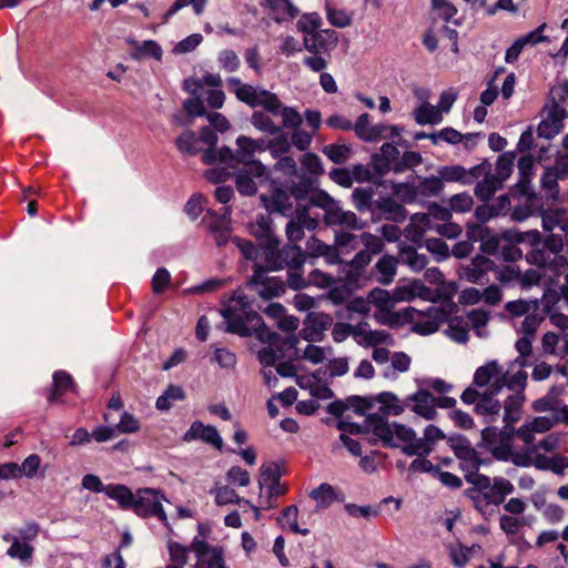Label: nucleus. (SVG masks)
<instances>
[{
  "instance_id": "obj_11",
  "label": "nucleus",
  "mask_w": 568,
  "mask_h": 568,
  "mask_svg": "<svg viewBox=\"0 0 568 568\" xmlns=\"http://www.w3.org/2000/svg\"><path fill=\"white\" fill-rule=\"evenodd\" d=\"M305 200L300 191L292 190L291 193L282 187H273L271 194H262L261 201L265 209L273 213L291 216L294 213V203L300 207L301 201Z\"/></svg>"
},
{
  "instance_id": "obj_63",
  "label": "nucleus",
  "mask_w": 568,
  "mask_h": 568,
  "mask_svg": "<svg viewBox=\"0 0 568 568\" xmlns=\"http://www.w3.org/2000/svg\"><path fill=\"white\" fill-rule=\"evenodd\" d=\"M303 47L311 54H315V53L327 54L329 52V50L327 49L326 43L324 41L323 33L304 36Z\"/></svg>"
},
{
  "instance_id": "obj_23",
  "label": "nucleus",
  "mask_w": 568,
  "mask_h": 568,
  "mask_svg": "<svg viewBox=\"0 0 568 568\" xmlns=\"http://www.w3.org/2000/svg\"><path fill=\"white\" fill-rule=\"evenodd\" d=\"M519 179L513 189L515 196H525L527 202L535 200V193L531 186V176L534 171V161L530 156L520 158L518 161Z\"/></svg>"
},
{
  "instance_id": "obj_56",
  "label": "nucleus",
  "mask_w": 568,
  "mask_h": 568,
  "mask_svg": "<svg viewBox=\"0 0 568 568\" xmlns=\"http://www.w3.org/2000/svg\"><path fill=\"white\" fill-rule=\"evenodd\" d=\"M176 148L190 155L201 152L200 140L192 131H185L176 139Z\"/></svg>"
},
{
  "instance_id": "obj_45",
  "label": "nucleus",
  "mask_w": 568,
  "mask_h": 568,
  "mask_svg": "<svg viewBox=\"0 0 568 568\" xmlns=\"http://www.w3.org/2000/svg\"><path fill=\"white\" fill-rule=\"evenodd\" d=\"M234 175L236 189L242 195H253L256 193L257 184L254 179H258L254 175L251 168L244 166Z\"/></svg>"
},
{
  "instance_id": "obj_14",
  "label": "nucleus",
  "mask_w": 568,
  "mask_h": 568,
  "mask_svg": "<svg viewBox=\"0 0 568 568\" xmlns=\"http://www.w3.org/2000/svg\"><path fill=\"white\" fill-rule=\"evenodd\" d=\"M191 551L196 556L195 568H227L223 551L216 547H210L197 536L191 542Z\"/></svg>"
},
{
  "instance_id": "obj_53",
  "label": "nucleus",
  "mask_w": 568,
  "mask_h": 568,
  "mask_svg": "<svg viewBox=\"0 0 568 568\" xmlns=\"http://www.w3.org/2000/svg\"><path fill=\"white\" fill-rule=\"evenodd\" d=\"M544 317L537 311L530 312L519 323H515L519 335H526L535 338V334Z\"/></svg>"
},
{
  "instance_id": "obj_58",
  "label": "nucleus",
  "mask_w": 568,
  "mask_h": 568,
  "mask_svg": "<svg viewBox=\"0 0 568 568\" xmlns=\"http://www.w3.org/2000/svg\"><path fill=\"white\" fill-rule=\"evenodd\" d=\"M323 153L336 164L345 163L349 155L351 149L346 144H328L323 148Z\"/></svg>"
},
{
  "instance_id": "obj_21",
  "label": "nucleus",
  "mask_w": 568,
  "mask_h": 568,
  "mask_svg": "<svg viewBox=\"0 0 568 568\" xmlns=\"http://www.w3.org/2000/svg\"><path fill=\"white\" fill-rule=\"evenodd\" d=\"M333 318L325 313H312L304 322L300 332L301 336L308 342L322 341L325 331L332 325Z\"/></svg>"
},
{
  "instance_id": "obj_38",
  "label": "nucleus",
  "mask_w": 568,
  "mask_h": 568,
  "mask_svg": "<svg viewBox=\"0 0 568 568\" xmlns=\"http://www.w3.org/2000/svg\"><path fill=\"white\" fill-rule=\"evenodd\" d=\"M397 270V260L390 255L382 256L375 264L377 281L382 284H390Z\"/></svg>"
},
{
  "instance_id": "obj_27",
  "label": "nucleus",
  "mask_w": 568,
  "mask_h": 568,
  "mask_svg": "<svg viewBox=\"0 0 568 568\" xmlns=\"http://www.w3.org/2000/svg\"><path fill=\"white\" fill-rule=\"evenodd\" d=\"M265 4L271 11L272 19L277 23L293 20L300 13L291 0H265Z\"/></svg>"
},
{
  "instance_id": "obj_29",
  "label": "nucleus",
  "mask_w": 568,
  "mask_h": 568,
  "mask_svg": "<svg viewBox=\"0 0 568 568\" xmlns=\"http://www.w3.org/2000/svg\"><path fill=\"white\" fill-rule=\"evenodd\" d=\"M491 506H498L504 503L508 495L515 491V486L510 480L504 477H495L493 483L485 490Z\"/></svg>"
},
{
  "instance_id": "obj_48",
  "label": "nucleus",
  "mask_w": 568,
  "mask_h": 568,
  "mask_svg": "<svg viewBox=\"0 0 568 568\" xmlns=\"http://www.w3.org/2000/svg\"><path fill=\"white\" fill-rule=\"evenodd\" d=\"M184 397L185 393L183 388L180 385L171 384L163 394L158 397L155 407L159 410H169L174 402L182 400Z\"/></svg>"
},
{
  "instance_id": "obj_61",
  "label": "nucleus",
  "mask_w": 568,
  "mask_h": 568,
  "mask_svg": "<svg viewBox=\"0 0 568 568\" xmlns=\"http://www.w3.org/2000/svg\"><path fill=\"white\" fill-rule=\"evenodd\" d=\"M322 19L317 13H305L297 21L296 27L304 36H311L318 33Z\"/></svg>"
},
{
  "instance_id": "obj_50",
  "label": "nucleus",
  "mask_w": 568,
  "mask_h": 568,
  "mask_svg": "<svg viewBox=\"0 0 568 568\" xmlns=\"http://www.w3.org/2000/svg\"><path fill=\"white\" fill-rule=\"evenodd\" d=\"M273 116L281 115L282 118V126L283 129H296L302 124V115L291 106H284L280 101L278 108L276 112H270Z\"/></svg>"
},
{
  "instance_id": "obj_49",
  "label": "nucleus",
  "mask_w": 568,
  "mask_h": 568,
  "mask_svg": "<svg viewBox=\"0 0 568 568\" xmlns=\"http://www.w3.org/2000/svg\"><path fill=\"white\" fill-rule=\"evenodd\" d=\"M212 495L215 497V504L219 506H224L229 504H250V500L241 498L233 488L229 486H220L210 490Z\"/></svg>"
},
{
  "instance_id": "obj_10",
  "label": "nucleus",
  "mask_w": 568,
  "mask_h": 568,
  "mask_svg": "<svg viewBox=\"0 0 568 568\" xmlns=\"http://www.w3.org/2000/svg\"><path fill=\"white\" fill-rule=\"evenodd\" d=\"M312 206H310V200L303 207L295 210V215L287 222L285 226V234L288 240L287 245H296L305 236V230L314 231L318 226V215H312Z\"/></svg>"
},
{
  "instance_id": "obj_2",
  "label": "nucleus",
  "mask_w": 568,
  "mask_h": 568,
  "mask_svg": "<svg viewBox=\"0 0 568 568\" xmlns=\"http://www.w3.org/2000/svg\"><path fill=\"white\" fill-rule=\"evenodd\" d=\"M266 263L270 270H287V285L298 291L307 285L317 287H329L334 283L333 276L320 271L313 270L308 277H304L305 253L298 245H283L282 250L274 247L266 252Z\"/></svg>"
},
{
  "instance_id": "obj_12",
  "label": "nucleus",
  "mask_w": 568,
  "mask_h": 568,
  "mask_svg": "<svg viewBox=\"0 0 568 568\" xmlns=\"http://www.w3.org/2000/svg\"><path fill=\"white\" fill-rule=\"evenodd\" d=\"M448 443L454 450L455 456L459 459L460 469L465 474L479 470L484 460L479 457L476 449L471 446L470 442L465 436H450L448 438Z\"/></svg>"
},
{
  "instance_id": "obj_8",
  "label": "nucleus",
  "mask_w": 568,
  "mask_h": 568,
  "mask_svg": "<svg viewBox=\"0 0 568 568\" xmlns=\"http://www.w3.org/2000/svg\"><path fill=\"white\" fill-rule=\"evenodd\" d=\"M164 499V496L156 489L140 488L135 491L132 510L140 517H155L163 524H166L168 516L162 505Z\"/></svg>"
},
{
  "instance_id": "obj_16",
  "label": "nucleus",
  "mask_w": 568,
  "mask_h": 568,
  "mask_svg": "<svg viewBox=\"0 0 568 568\" xmlns=\"http://www.w3.org/2000/svg\"><path fill=\"white\" fill-rule=\"evenodd\" d=\"M280 478H281V470H280V467L277 464L270 463V464L262 465L258 485H260L261 491H263V489H265L267 493V500H266L267 507H273L271 500L273 498H277V497L282 496L285 493V488L281 484Z\"/></svg>"
},
{
  "instance_id": "obj_34",
  "label": "nucleus",
  "mask_w": 568,
  "mask_h": 568,
  "mask_svg": "<svg viewBox=\"0 0 568 568\" xmlns=\"http://www.w3.org/2000/svg\"><path fill=\"white\" fill-rule=\"evenodd\" d=\"M432 6L437 18L456 27L463 24V18L458 17V10L450 1L432 0Z\"/></svg>"
},
{
  "instance_id": "obj_46",
  "label": "nucleus",
  "mask_w": 568,
  "mask_h": 568,
  "mask_svg": "<svg viewBox=\"0 0 568 568\" xmlns=\"http://www.w3.org/2000/svg\"><path fill=\"white\" fill-rule=\"evenodd\" d=\"M376 207L383 213L386 220L400 222L406 217V211L402 204L394 199L384 197L376 203Z\"/></svg>"
},
{
  "instance_id": "obj_35",
  "label": "nucleus",
  "mask_w": 568,
  "mask_h": 568,
  "mask_svg": "<svg viewBox=\"0 0 568 568\" xmlns=\"http://www.w3.org/2000/svg\"><path fill=\"white\" fill-rule=\"evenodd\" d=\"M213 164L214 166L206 170L204 173V176L207 181L211 183L217 184L227 181L232 175L235 174L234 170L236 168L235 164L231 163H222L219 155L216 156V161L213 163H210L209 165Z\"/></svg>"
},
{
  "instance_id": "obj_5",
  "label": "nucleus",
  "mask_w": 568,
  "mask_h": 568,
  "mask_svg": "<svg viewBox=\"0 0 568 568\" xmlns=\"http://www.w3.org/2000/svg\"><path fill=\"white\" fill-rule=\"evenodd\" d=\"M221 315L225 320L227 332L244 337L251 336L252 331L262 323L258 313L252 308V301L241 290L235 291L229 298Z\"/></svg>"
},
{
  "instance_id": "obj_4",
  "label": "nucleus",
  "mask_w": 568,
  "mask_h": 568,
  "mask_svg": "<svg viewBox=\"0 0 568 568\" xmlns=\"http://www.w3.org/2000/svg\"><path fill=\"white\" fill-rule=\"evenodd\" d=\"M236 151L233 152L229 146H223L220 150L210 149L205 150L202 155V161L210 164L216 161V156L221 159L222 163H231L236 166L242 163L244 166L252 169L254 175L260 182L268 179V171L266 166L255 160V154L266 151V141L263 139L254 140L252 138L240 135L236 139Z\"/></svg>"
},
{
  "instance_id": "obj_20",
  "label": "nucleus",
  "mask_w": 568,
  "mask_h": 568,
  "mask_svg": "<svg viewBox=\"0 0 568 568\" xmlns=\"http://www.w3.org/2000/svg\"><path fill=\"white\" fill-rule=\"evenodd\" d=\"M251 233L256 239H264L266 244L263 246V260L266 263V252L274 247L276 250H281L280 239L273 232V221L270 215L261 214L256 217V220L250 225Z\"/></svg>"
},
{
  "instance_id": "obj_36",
  "label": "nucleus",
  "mask_w": 568,
  "mask_h": 568,
  "mask_svg": "<svg viewBox=\"0 0 568 568\" xmlns=\"http://www.w3.org/2000/svg\"><path fill=\"white\" fill-rule=\"evenodd\" d=\"M250 121L256 130L268 135H277L282 132V126L276 124L272 119V114L265 110L254 111Z\"/></svg>"
},
{
  "instance_id": "obj_62",
  "label": "nucleus",
  "mask_w": 568,
  "mask_h": 568,
  "mask_svg": "<svg viewBox=\"0 0 568 568\" xmlns=\"http://www.w3.org/2000/svg\"><path fill=\"white\" fill-rule=\"evenodd\" d=\"M490 313L483 308L473 310L467 313L468 323L471 325L478 336H484L483 328L489 321Z\"/></svg>"
},
{
  "instance_id": "obj_47",
  "label": "nucleus",
  "mask_w": 568,
  "mask_h": 568,
  "mask_svg": "<svg viewBox=\"0 0 568 568\" xmlns=\"http://www.w3.org/2000/svg\"><path fill=\"white\" fill-rule=\"evenodd\" d=\"M298 517V509L296 506L291 505L286 508H284L280 516L277 517V521L283 528L290 529L294 534H301L303 536H306L310 534V529L307 528H300L297 523Z\"/></svg>"
},
{
  "instance_id": "obj_9",
  "label": "nucleus",
  "mask_w": 568,
  "mask_h": 568,
  "mask_svg": "<svg viewBox=\"0 0 568 568\" xmlns=\"http://www.w3.org/2000/svg\"><path fill=\"white\" fill-rule=\"evenodd\" d=\"M270 270L267 263L265 265L255 264L253 267V274L250 280L251 287L258 294L263 300H272L278 297L285 292L286 284L283 280L277 276H268Z\"/></svg>"
},
{
  "instance_id": "obj_39",
  "label": "nucleus",
  "mask_w": 568,
  "mask_h": 568,
  "mask_svg": "<svg viewBox=\"0 0 568 568\" xmlns=\"http://www.w3.org/2000/svg\"><path fill=\"white\" fill-rule=\"evenodd\" d=\"M484 230L479 225L469 226L467 231L468 240L467 241H460L456 243L453 248L452 253L454 256L458 258L466 257L470 254L473 251V242H476L478 240L483 239Z\"/></svg>"
},
{
  "instance_id": "obj_33",
  "label": "nucleus",
  "mask_w": 568,
  "mask_h": 568,
  "mask_svg": "<svg viewBox=\"0 0 568 568\" xmlns=\"http://www.w3.org/2000/svg\"><path fill=\"white\" fill-rule=\"evenodd\" d=\"M490 171L491 169L486 174H483L480 176L483 180L479 181L475 186V195L484 202L488 201L498 190L503 187L500 179L490 174Z\"/></svg>"
},
{
  "instance_id": "obj_55",
  "label": "nucleus",
  "mask_w": 568,
  "mask_h": 568,
  "mask_svg": "<svg viewBox=\"0 0 568 568\" xmlns=\"http://www.w3.org/2000/svg\"><path fill=\"white\" fill-rule=\"evenodd\" d=\"M33 552V546L21 540H14V544L11 545L7 550V555L10 558L19 559L22 564H30Z\"/></svg>"
},
{
  "instance_id": "obj_15",
  "label": "nucleus",
  "mask_w": 568,
  "mask_h": 568,
  "mask_svg": "<svg viewBox=\"0 0 568 568\" xmlns=\"http://www.w3.org/2000/svg\"><path fill=\"white\" fill-rule=\"evenodd\" d=\"M183 442L201 440L217 450H222L224 442L219 429L213 425H205L200 420L193 422L182 437Z\"/></svg>"
},
{
  "instance_id": "obj_19",
  "label": "nucleus",
  "mask_w": 568,
  "mask_h": 568,
  "mask_svg": "<svg viewBox=\"0 0 568 568\" xmlns=\"http://www.w3.org/2000/svg\"><path fill=\"white\" fill-rule=\"evenodd\" d=\"M494 275V261L484 255L475 256L468 265L463 267V276L475 284L490 282L489 274Z\"/></svg>"
},
{
  "instance_id": "obj_51",
  "label": "nucleus",
  "mask_w": 568,
  "mask_h": 568,
  "mask_svg": "<svg viewBox=\"0 0 568 568\" xmlns=\"http://www.w3.org/2000/svg\"><path fill=\"white\" fill-rule=\"evenodd\" d=\"M416 247H406L405 243L400 245V252L404 263H406L413 271L419 272L428 264V258L425 254H419Z\"/></svg>"
},
{
  "instance_id": "obj_6",
  "label": "nucleus",
  "mask_w": 568,
  "mask_h": 568,
  "mask_svg": "<svg viewBox=\"0 0 568 568\" xmlns=\"http://www.w3.org/2000/svg\"><path fill=\"white\" fill-rule=\"evenodd\" d=\"M414 292L408 286H397L392 293L383 288H374L368 294V301L377 312L374 314L375 321L381 325H397L402 316L393 311L397 302L409 301L414 297Z\"/></svg>"
},
{
  "instance_id": "obj_31",
  "label": "nucleus",
  "mask_w": 568,
  "mask_h": 568,
  "mask_svg": "<svg viewBox=\"0 0 568 568\" xmlns=\"http://www.w3.org/2000/svg\"><path fill=\"white\" fill-rule=\"evenodd\" d=\"M132 44L131 58L134 60H141L143 58H153L158 61L162 59V48L154 40H144L143 42L130 41Z\"/></svg>"
},
{
  "instance_id": "obj_3",
  "label": "nucleus",
  "mask_w": 568,
  "mask_h": 568,
  "mask_svg": "<svg viewBox=\"0 0 568 568\" xmlns=\"http://www.w3.org/2000/svg\"><path fill=\"white\" fill-rule=\"evenodd\" d=\"M367 423L384 446L394 448L403 443L402 452L407 456H427L434 449L424 435L417 438L415 430L406 425L385 422L378 414L369 416Z\"/></svg>"
},
{
  "instance_id": "obj_57",
  "label": "nucleus",
  "mask_w": 568,
  "mask_h": 568,
  "mask_svg": "<svg viewBox=\"0 0 568 568\" xmlns=\"http://www.w3.org/2000/svg\"><path fill=\"white\" fill-rule=\"evenodd\" d=\"M558 180H561L557 173L550 169H546L541 175L540 184L545 195L548 199L556 200L559 194Z\"/></svg>"
},
{
  "instance_id": "obj_1",
  "label": "nucleus",
  "mask_w": 568,
  "mask_h": 568,
  "mask_svg": "<svg viewBox=\"0 0 568 568\" xmlns=\"http://www.w3.org/2000/svg\"><path fill=\"white\" fill-rule=\"evenodd\" d=\"M528 375L523 369L509 368L504 371L496 359L479 366L474 374L473 383L462 394L464 404L474 405L477 416L486 424L495 423L500 417L501 404L496 396L507 388L513 392L504 403V420L506 433H511L510 424L517 423L521 417L525 402V388Z\"/></svg>"
},
{
  "instance_id": "obj_44",
  "label": "nucleus",
  "mask_w": 568,
  "mask_h": 568,
  "mask_svg": "<svg viewBox=\"0 0 568 568\" xmlns=\"http://www.w3.org/2000/svg\"><path fill=\"white\" fill-rule=\"evenodd\" d=\"M534 337L521 335L515 343V348L518 352L519 356L510 364L511 368L515 371L523 369L528 366V357L532 351V342Z\"/></svg>"
},
{
  "instance_id": "obj_25",
  "label": "nucleus",
  "mask_w": 568,
  "mask_h": 568,
  "mask_svg": "<svg viewBox=\"0 0 568 568\" xmlns=\"http://www.w3.org/2000/svg\"><path fill=\"white\" fill-rule=\"evenodd\" d=\"M425 320L414 325V332L420 335H430L439 329V325L447 321V312L440 306H429L424 312Z\"/></svg>"
},
{
  "instance_id": "obj_32",
  "label": "nucleus",
  "mask_w": 568,
  "mask_h": 568,
  "mask_svg": "<svg viewBox=\"0 0 568 568\" xmlns=\"http://www.w3.org/2000/svg\"><path fill=\"white\" fill-rule=\"evenodd\" d=\"M105 496L110 499L118 501L119 506L124 510H132L134 504L135 493L128 486L121 484L106 485Z\"/></svg>"
},
{
  "instance_id": "obj_60",
  "label": "nucleus",
  "mask_w": 568,
  "mask_h": 568,
  "mask_svg": "<svg viewBox=\"0 0 568 568\" xmlns=\"http://www.w3.org/2000/svg\"><path fill=\"white\" fill-rule=\"evenodd\" d=\"M373 129V124L371 123V116L368 113L361 114L356 122L353 124V130L356 135L366 142H374V138L376 135L371 134Z\"/></svg>"
},
{
  "instance_id": "obj_43",
  "label": "nucleus",
  "mask_w": 568,
  "mask_h": 568,
  "mask_svg": "<svg viewBox=\"0 0 568 568\" xmlns=\"http://www.w3.org/2000/svg\"><path fill=\"white\" fill-rule=\"evenodd\" d=\"M414 119L419 125H436L442 122V112L434 105L425 102L414 110Z\"/></svg>"
},
{
  "instance_id": "obj_7",
  "label": "nucleus",
  "mask_w": 568,
  "mask_h": 568,
  "mask_svg": "<svg viewBox=\"0 0 568 568\" xmlns=\"http://www.w3.org/2000/svg\"><path fill=\"white\" fill-rule=\"evenodd\" d=\"M226 82L239 101L251 108L261 106L267 112L277 111L280 99L275 93L261 87L243 83L236 77L227 78Z\"/></svg>"
},
{
  "instance_id": "obj_54",
  "label": "nucleus",
  "mask_w": 568,
  "mask_h": 568,
  "mask_svg": "<svg viewBox=\"0 0 568 568\" xmlns=\"http://www.w3.org/2000/svg\"><path fill=\"white\" fill-rule=\"evenodd\" d=\"M473 134L463 135L459 131L454 128L447 126L442 129L440 131L433 132L432 143L434 145L439 144L440 142H446L448 144H458L463 141V139L471 138Z\"/></svg>"
},
{
  "instance_id": "obj_18",
  "label": "nucleus",
  "mask_w": 568,
  "mask_h": 568,
  "mask_svg": "<svg viewBox=\"0 0 568 568\" xmlns=\"http://www.w3.org/2000/svg\"><path fill=\"white\" fill-rule=\"evenodd\" d=\"M546 118L538 124V136L550 140L555 138L564 126V120L568 112L560 105H545Z\"/></svg>"
},
{
  "instance_id": "obj_40",
  "label": "nucleus",
  "mask_w": 568,
  "mask_h": 568,
  "mask_svg": "<svg viewBox=\"0 0 568 568\" xmlns=\"http://www.w3.org/2000/svg\"><path fill=\"white\" fill-rule=\"evenodd\" d=\"M372 262V256L369 252L359 251L355 254V256L346 264L347 275L346 280L349 282H357L364 271L365 267Z\"/></svg>"
},
{
  "instance_id": "obj_41",
  "label": "nucleus",
  "mask_w": 568,
  "mask_h": 568,
  "mask_svg": "<svg viewBox=\"0 0 568 568\" xmlns=\"http://www.w3.org/2000/svg\"><path fill=\"white\" fill-rule=\"evenodd\" d=\"M52 378L53 387L48 397L50 403L58 402L62 395L73 388V379L71 375L64 371H57Z\"/></svg>"
},
{
  "instance_id": "obj_37",
  "label": "nucleus",
  "mask_w": 568,
  "mask_h": 568,
  "mask_svg": "<svg viewBox=\"0 0 568 568\" xmlns=\"http://www.w3.org/2000/svg\"><path fill=\"white\" fill-rule=\"evenodd\" d=\"M310 496L323 508L328 507L335 500L339 501L344 498L341 491H336L335 488L327 483H323L317 488L313 489Z\"/></svg>"
},
{
  "instance_id": "obj_64",
  "label": "nucleus",
  "mask_w": 568,
  "mask_h": 568,
  "mask_svg": "<svg viewBox=\"0 0 568 568\" xmlns=\"http://www.w3.org/2000/svg\"><path fill=\"white\" fill-rule=\"evenodd\" d=\"M449 207L453 212L456 213H466L469 212L474 206L473 196L467 192H462L453 195L449 199Z\"/></svg>"
},
{
  "instance_id": "obj_24",
  "label": "nucleus",
  "mask_w": 568,
  "mask_h": 568,
  "mask_svg": "<svg viewBox=\"0 0 568 568\" xmlns=\"http://www.w3.org/2000/svg\"><path fill=\"white\" fill-rule=\"evenodd\" d=\"M406 406L416 415L425 419H434L436 417L435 397L428 390H417L413 395L406 397Z\"/></svg>"
},
{
  "instance_id": "obj_59",
  "label": "nucleus",
  "mask_w": 568,
  "mask_h": 568,
  "mask_svg": "<svg viewBox=\"0 0 568 568\" xmlns=\"http://www.w3.org/2000/svg\"><path fill=\"white\" fill-rule=\"evenodd\" d=\"M520 277V270L515 265H505L503 267H498L494 263V278L504 283V284H513L518 283Z\"/></svg>"
},
{
  "instance_id": "obj_13",
  "label": "nucleus",
  "mask_w": 568,
  "mask_h": 568,
  "mask_svg": "<svg viewBox=\"0 0 568 568\" xmlns=\"http://www.w3.org/2000/svg\"><path fill=\"white\" fill-rule=\"evenodd\" d=\"M491 169V164L488 161L465 169L462 165H446L438 170V174L443 181L447 182H460L463 184H471L483 174H486Z\"/></svg>"
},
{
  "instance_id": "obj_17",
  "label": "nucleus",
  "mask_w": 568,
  "mask_h": 568,
  "mask_svg": "<svg viewBox=\"0 0 568 568\" xmlns=\"http://www.w3.org/2000/svg\"><path fill=\"white\" fill-rule=\"evenodd\" d=\"M310 206L324 211V222L329 226H339L345 211L339 203L324 191L313 193L310 197Z\"/></svg>"
},
{
  "instance_id": "obj_28",
  "label": "nucleus",
  "mask_w": 568,
  "mask_h": 568,
  "mask_svg": "<svg viewBox=\"0 0 568 568\" xmlns=\"http://www.w3.org/2000/svg\"><path fill=\"white\" fill-rule=\"evenodd\" d=\"M542 227L547 232L559 229L564 232L568 231V210L567 209H548L541 214Z\"/></svg>"
},
{
  "instance_id": "obj_30",
  "label": "nucleus",
  "mask_w": 568,
  "mask_h": 568,
  "mask_svg": "<svg viewBox=\"0 0 568 568\" xmlns=\"http://www.w3.org/2000/svg\"><path fill=\"white\" fill-rule=\"evenodd\" d=\"M503 423H504V426L501 429H498L497 427H494V426H487L481 430V440L488 448H490L494 452L495 456L500 459H505L506 457L504 456L503 453L499 452L500 449L498 447H495V445L498 442V438L500 436L510 438L515 434L514 424H510L509 427L511 429V433L508 434V433H506L507 425L504 419H503Z\"/></svg>"
},
{
  "instance_id": "obj_52",
  "label": "nucleus",
  "mask_w": 568,
  "mask_h": 568,
  "mask_svg": "<svg viewBox=\"0 0 568 568\" xmlns=\"http://www.w3.org/2000/svg\"><path fill=\"white\" fill-rule=\"evenodd\" d=\"M444 189V183L440 176L424 178L415 189V195L420 196H436Z\"/></svg>"
},
{
  "instance_id": "obj_26",
  "label": "nucleus",
  "mask_w": 568,
  "mask_h": 568,
  "mask_svg": "<svg viewBox=\"0 0 568 568\" xmlns=\"http://www.w3.org/2000/svg\"><path fill=\"white\" fill-rule=\"evenodd\" d=\"M224 213L221 216L211 214L207 221V227L213 236L217 246L225 245L230 240L231 226H230V207H224Z\"/></svg>"
},
{
  "instance_id": "obj_22",
  "label": "nucleus",
  "mask_w": 568,
  "mask_h": 568,
  "mask_svg": "<svg viewBox=\"0 0 568 568\" xmlns=\"http://www.w3.org/2000/svg\"><path fill=\"white\" fill-rule=\"evenodd\" d=\"M433 222L429 215L425 213H416L410 217L409 224L404 231V236L412 243L410 247H422L425 241L424 235L428 231H433Z\"/></svg>"
},
{
  "instance_id": "obj_42",
  "label": "nucleus",
  "mask_w": 568,
  "mask_h": 568,
  "mask_svg": "<svg viewBox=\"0 0 568 568\" xmlns=\"http://www.w3.org/2000/svg\"><path fill=\"white\" fill-rule=\"evenodd\" d=\"M565 334L568 333L562 332L561 334H556L554 332H547L544 334L541 338L542 353L546 355H556L564 359L560 353L565 351Z\"/></svg>"
}]
</instances>
